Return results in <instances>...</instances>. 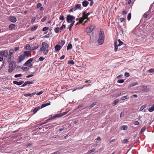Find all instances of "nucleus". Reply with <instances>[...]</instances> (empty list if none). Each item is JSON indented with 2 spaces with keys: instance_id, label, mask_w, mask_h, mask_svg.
Masks as SVG:
<instances>
[{
  "instance_id": "nucleus-45",
  "label": "nucleus",
  "mask_w": 154,
  "mask_h": 154,
  "mask_svg": "<svg viewBox=\"0 0 154 154\" xmlns=\"http://www.w3.org/2000/svg\"><path fill=\"white\" fill-rule=\"evenodd\" d=\"M124 80L123 79H119L118 80L117 82L119 83H122L124 82Z\"/></svg>"
},
{
  "instance_id": "nucleus-1",
  "label": "nucleus",
  "mask_w": 154,
  "mask_h": 154,
  "mask_svg": "<svg viewBox=\"0 0 154 154\" xmlns=\"http://www.w3.org/2000/svg\"><path fill=\"white\" fill-rule=\"evenodd\" d=\"M100 31L99 38L97 40V43L99 45H101L104 42V32L102 29H100Z\"/></svg>"
},
{
  "instance_id": "nucleus-16",
  "label": "nucleus",
  "mask_w": 154,
  "mask_h": 154,
  "mask_svg": "<svg viewBox=\"0 0 154 154\" xmlns=\"http://www.w3.org/2000/svg\"><path fill=\"white\" fill-rule=\"evenodd\" d=\"M60 117H61L60 113L57 114L54 116L51 117V119H57Z\"/></svg>"
},
{
  "instance_id": "nucleus-50",
  "label": "nucleus",
  "mask_w": 154,
  "mask_h": 154,
  "mask_svg": "<svg viewBox=\"0 0 154 154\" xmlns=\"http://www.w3.org/2000/svg\"><path fill=\"white\" fill-rule=\"evenodd\" d=\"M74 63V62L72 60L69 61L68 62V64H71L72 65H73Z\"/></svg>"
},
{
  "instance_id": "nucleus-14",
  "label": "nucleus",
  "mask_w": 154,
  "mask_h": 154,
  "mask_svg": "<svg viewBox=\"0 0 154 154\" xmlns=\"http://www.w3.org/2000/svg\"><path fill=\"white\" fill-rule=\"evenodd\" d=\"M33 60V59L32 58L29 59L24 64V65L26 66H27L28 64L30 63Z\"/></svg>"
},
{
  "instance_id": "nucleus-56",
  "label": "nucleus",
  "mask_w": 154,
  "mask_h": 154,
  "mask_svg": "<svg viewBox=\"0 0 154 154\" xmlns=\"http://www.w3.org/2000/svg\"><path fill=\"white\" fill-rule=\"evenodd\" d=\"M67 112H63L60 113L61 116H63L66 115L67 113Z\"/></svg>"
},
{
  "instance_id": "nucleus-9",
  "label": "nucleus",
  "mask_w": 154,
  "mask_h": 154,
  "mask_svg": "<svg viewBox=\"0 0 154 154\" xmlns=\"http://www.w3.org/2000/svg\"><path fill=\"white\" fill-rule=\"evenodd\" d=\"M16 66V62L14 61H12L11 63H9V67H13L15 68Z\"/></svg>"
},
{
  "instance_id": "nucleus-18",
  "label": "nucleus",
  "mask_w": 154,
  "mask_h": 154,
  "mask_svg": "<svg viewBox=\"0 0 154 154\" xmlns=\"http://www.w3.org/2000/svg\"><path fill=\"white\" fill-rule=\"evenodd\" d=\"M16 26L15 24H11L9 26V29L10 30H12Z\"/></svg>"
},
{
  "instance_id": "nucleus-34",
  "label": "nucleus",
  "mask_w": 154,
  "mask_h": 154,
  "mask_svg": "<svg viewBox=\"0 0 154 154\" xmlns=\"http://www.w3.org/2000/svg\"><path fill=\"white\" fill-rule=\"evenodd\" d=\"M31 47L30 46V45L29 44H27L26 46V49L29 50L31 51Z\"/></svg>"
},
{
  "instance_id": "nucleus-25",
  "label": "nucleus",
  "mask_w": 154,
  "mask_h": 154,
  "mask_svg": "<svg viewBox=\"0 0 154 154\" xmlns=\"http://www.w3.org/2000/svg\"><path fill=\"white\" fill-rule=\"evenodd\" d=\"M24 57L23 56L20 55L19 58V60H18L19 62H20L23 60L24 59Z\"/></svg>"
},
{
  "instance_id": "nucleus-38",
  "label": "nucleus",
  "mask_w": 154,
  "mask_h": 154,
  "mask_svg": "<svg viewBox=\"0 0 154 154\" xmlns=\"http://www.w3.org/2000/svg\"><path fill=\"white\" fill-rule=\"evenodd\" d=\"M128 141V139H124V140H122V144H125L127 143Z\"/></svg>"
},
{
  "instance_id": "nucleus-13",
  "label": "nucleus",
  "mask_w": 154,
  "mask_h": 154,
  "mask_svg": "<svg viewBox=\"0 0 154 154\" xmlns=\"http://www.w3.org/2000/svg\"><path fill=\"white\" fill-rule=\"evenodd\" d=\"M23 82H24L23 81L17 82V81H14L13 82V83L14 84L17 85H22V84H23Z\"/></svg>"
},
{
  "instance_id": "nucleus-32",
  "label": "nucleus",
  "mask_w": 154,
  "mask_h": 154,
  "mask_svg": "<svg viewBox=\"0 0 154 154\" xmlns=\"http://www.w3.org/2000/svg\"><path fill=\"white\" fill-rule=\"evenodd\" d=\"M65 43V40H61L60 42L59 43V44L60 45H61V46H62H62L64 45Z\"/></svg>"
},
{
  "instance_id": "nucleus-17",
  "label": "nucleus",
  "mask_w": 154,
  "mask_h": 154,
  "mask_svg": "<svg viewBox=\"0 0 154 154\" xmlns=\"http://www.w3.org/2000/svg\"><path fill=\"white\" fill-rule=\"evenodd\" d=\"M30 52V51H24L23 53V56L24 58H27L29 56V54Z\"/></svg>"
},
{
  "instance_id": "nucleus-53",
  "label": "nucleus",
  "mask_w": 154,
  "mask_h": 154,
  "mask_svg": "<svg viewBox=\"0 0 154 154\" xmlns=\"http://www.w3.org/2000/svg\"><path fill=\"white\" fill-rule=\"evenodd\" d=\"M47 19V17L46 16L44 17L41 20V21L42 22H44Z\"/></svg>"
},
{
  "instance_id": "nucleus-39",
  "label": "nucleus",
  "mask_w": 154,
  "mask_h": 154,
  "mask_svg": "<svg viewBox=\"0 0 154 154\" xmlns=\"http://www.w3.org/2000/svg\"><path fill=\"white\" fill-rule=\"evenodd\" d=\"M60 28L58 27H57L55 28L54 31L56 33H58L59 32Z\"/></svg>"
},
{
  "instance_id": "nucleus-57",
  "label": "nucleus",
  "mask_w": 154,
  "mask_h": 154,
  "mask_svg": "<svg viewBox=\"0 0 154 154\" xmlns=\"http://www.w3.org/2000/svg\"><path fill=\"white\" fill-rule=\"evenodd\" d=\"M42 4L40 3H38L37 4V8H39L41 6Z\"/></svg>"
},
{
  "instance_id": "nucleus-29",
  "label": "nucleus",
  "mask_w": 154,
  "mask_h": 154,
  "mask_svg": "<svg viewBox=\"0 0 154 154\" xmlns=\"http://www.w3.org/2000/svg\"><path fill=\"white\" fill-rule=\"evenodd\" d=\"M142 87L143 88L142 90V91L146 92L149 91V89L146 86H143Z\"/></svg>"
},
{
  "instance_id": "nucleus-37",
  "label": "nucleus",
  "mask_w": 154,
  "mask_h": 154,
  "mask_svg": "<svg viewBox=\"0 0 154 154\" xmlns=\"http://www.w3.org/2000/svg\"><path fill=\"white\" fill-rule=\"evenodd\" d=\"M97 104V102H94L91 104L89 106V108L91 109V108L93 107L94 106H95Z\"/></svg>"
},
{
  "instance_id": "nucleus-61",
  "label": "nucleus",
  "mask_w": 154,
  "mask_h": 154,
  "mask_svg": "<svg viewBox=\"0 0 154 154\" xmlns=\"http://www.w3.org/2000/svg\"><path fill=\"white\" fill-rule=\"evenodd\" d=\"M33 76V75L32 74H31L30 75H27V76H26V78H30V77H32V76Z\"/></svg>"
},
{
  "instance_id": "nucleus-30",
  "label": "nucleus",
  "mask_w": 154,
  "mask_h": 154,
  "mask_svg": "<svg viewBox=\"0 0 154 154\" xmlns=\"http://www.w3.org/2000/svg\"><path fill=\"white\" fill-rule=\"evenodd\" d=\"M154 110V104L152 105L151 107H150L148 111L150 112H152Z\"/></svg>"
},
{
  "instance_id": "nucleus-64",
  "label": "nucleus",
  "mask_w": 154,
  "mask_h": 154,
  "mask_svg": "<svg viewBox=\"0 0 154 154\" xmlns=\"http://www.w3.org/2000/svg\"><path fill=\"white\" fill-rule=\"evenodd\" d=\"M139 122L137 121H135L134 123V124L135 125H138L139 124Z\"/></svg>"
},
{
  "instance_id": "nucleus-59",
  "label": "nucleus",
  "mask_w": 154,
  "mask_h": 154,
  "mask_svg": "<svg viewBox=\"0 0 154 154\" xmlns=\"http://www.w3.org/2000/svg\"><path fill=\"white\" fill-rule=\"evenodd\" d=\"M124 116V113L123 112H122L120 114V117L121 118H122V117H123Z\"/></svg>"
},
{
  "instance_id": "nucleus-35",
  "label": "nucleus",
  "mask_w": 154,
  "mask_h": 154,
  "mask_svg": "<svg viewBox=\"0 0 154 154\" xmlns=\"http://www.w3.org/2000/svg\"><path fill=\"white\" fill-rule=\"evenodd\" d=\"M148 15V12H146L143 14V18H146L147 17Z\"/></svg>"
},
{
  "instance_id": "nucleus-21",
  "label": "nucleus",
  "mask_w": 154,
  "mask_h": 154,
  "mask_svg": "<svg viewBox=\"0 0 154 154\" xmlns=\"http://www.w3.org/2000/svg\"><path fill=\"white\" fill-rule=\"evenodd\" d=\"M36 94V93H32V94H24V96L26 97H27L28 96L31 97L32 96H33L34 95H35Z\"/></svg>"
},
{
  "instance_id": "nucleus-49",
  "label": "nucleus",
  "mask_w": 154,
  "mask_h": 154,
  "mask_svg": "<svg viewBox=\"0 0 154 154\" xmlns=\"http://www.w3.org/2000/svg\"><path fill=\"white\" fill-rule=\"evenodd\" d=\"M21 75H22V74H16V75H14V77L15 78H17L18 77H19L21 76Z\"/></svg>"
},
{
  "instance_id": "nucleus-23",
  "label": "nucleus",
  "mask_w": 154,
  "mask_h": 154,
  "mask_svg": "<svg viewBox=\"0 0 154 154\" xmlns=\"http://www.w3.org/2000/svg\"><path fill=\"white\" fill-rule=\"evenodd\" d=\"M40 108V107L38 106L37 107L35 108L33 110V114H35Z\"/></svg>"
},
{
  "instance_id": "nucleus-3",
  "label": "nucleus",
  "mask_w": 154,
  "mask_h": 154,
  "mask_svg": "<svg viewBox=\"0 0 154 154\" xmlns=\"http://www.w3.org/2000/svg\"><path fill=\"white\" fill-rule=\"evenodd\" d=\"M43 52L45 55L47 54L48 51V45L45 42H43L42 44Z\"/></svg>"
},
{
  "instance_id": "nucleus-36",
  "label": "nucleus",
  "mask_w": 154,
  "mask_h": 154,
  "mask_svg": "<svg viewBox=\"0 0 154 154\" xmlns=\"http://www.w3.org/2000/svg\"><path fill=\"white\" fill-rule=\"evenodd\" d=\"M119 101V100L118 99H117L115 100L113 102L114 105H115L117 104Z\"/></svg>"
},
{
  "instance_id": "nucleus-31",
  "label": "nucleus",
  "mask_w": 154,
  "mask_h": 154,
  "mask_svg": "<svg viewBox=\"0 0 154 154\" xmlns=\"http://www.w3.org/2000/svg\"><path fill=\"white\" fill-rule=\"evenodd\" d=\"M72 45L71 44L69 43L67 47V50H69L71 49L72 48Z\"/></svg>"
},
{
  "instance_id": "nucleus-52",
  "label": "nucleus",
  "mask_w": 154,
  "mask_h": 154,
  "mask_svg": "<svg viewBox=\"0 0 154 154\" xmlns=\"http://www.w3.org/2000/svg\"><path fill=\"white\" fill-rule=\"evenodd\" d=\"M45 58L43 57H40L39 58L38 60V61H42L43 60H44Z\"/></svg>"
},
{
  "instance_id": "nucleus-63",
  "label": "nucleus",
  "mask_w": 154,
  "mask_h": 154,
  "mask_svg": "<svg viewBox=\"0 0 154 154\" xmlns=\"http://www.w3.org/2000/svg\"><path fill=\"white\" fill-rule=\"evenodd\" d=\"M11 57H8V59L7 60V61L8 63H9V62H10L11 61Z\"/></svg>"
},
{
  "instance_id": "nucleus-55",
  "label": "nucleus",
  "mask_w": 154,
  "mask_h": 154,
  "mask_svg": "<svg viewBox=\"0 0 154 154\" xmlns=\"http://www.w3.org/2000/svg\"><path fill=\"white\" fill-rule=\"evenodd\" d=\"M125 76L126 77H128L129 76V73L126 72H125Z\"/></svg>"
},
{
  "instance_id": "nucleus-27",
  "label": "nucleus",
  "mask_w": 154,
  "mask_h": 154,
  "mask_svg": "<svg viewBox=\"0 0 154 154\" xmlns=\"http://www.w3.org/2000/svg\"><path fill=\"white\" fill-rule=\"evenodd\" d=\"M38 27V25H35L34 26L32 27L31 29V31L32 32L33 31L35 30Z\"/></svg>"
},
{
  "instance_id": "nucleus-26",
  "label": "nucleus",
  "mask_w": 154,
  "mask_h": 154,
  "mask_svg": "<svg viewBox=\"0 0 154 154\" xmlns=\"http://www.w3.org/2000/svg\"><path fill=\"white\" fill-rule=\"evenodd\" d=\"M14 50L11 49L9 50V53L8 54V57H12L13 54V52Z\"/></svg>"
},
{
  "instance_id": "nucleus-28",
  "label": "nucleus",
  "mask_w": 154,
  "mask_h": 154,
  "mask_svg": "<svg viewBox=\"0 0 154 154\" xmlns=\"http://www.w3.org/2000/svg\"><path fill=\"white\" fill-rule=\"evenodd\" d=\"M129 97L128 95L126 96H124L122 97L121 98L122 100H124L126 99H128L129 98Z\"/></svg>"
},
{
  "instance_id": "nucleus-62",
  "label": "nucleus",
  "mask_w": 154,
  "mask_h": 154,
  "mask_svg": "<svg viewBox=\"0 0 154 154\" xmlns=\"http://www.w3.org/2000/svg\"><path fill=\"white\" fill-rule=\"evenodd\" d=\"M149 72H154V69H151L149 70Z\"/></svg>"
},
{
  "instance_id": "nucleus-44",
  "label": "nucleus",
  "mask_w": 154,
  "mask_h": 154,
  "mask_svg": "<svg viewBox=\"0 0 154 154\" xmlns=\"http://www.w3.org/2000/svg\"><path fill=\"white\" fill-rule=\"evenodd\" d=\"M95 149H93L91 150L88 151V154H90L92 152H94L95 151Z\"/></svg>"
},
{
  "instance_id": "nucleus-11",
  "label": "nucleus",
  "mask_w": 154,
  "mask_h": 154,
  "mask_svg": "<svg viewBox=\"0 0 154 154\" xmlns=\"http://www.w3.org/2000/svg\"><path fill=\"white\" fill-rule=\"evenodd\" d=\"M74 9V11H76L77 10H81V5L80 4H77L75 5V6L73 7Z\"/></svg>"
},
{
  "instance_id": "nucleus-58",
  "label": "nucleus",
  "mask_w": 154,
  "mask_h": 154,
  "mask_svg": "<svg viewBox=\"0 0 154 154\" xmlns=\"http://www.w3.org/2000/svg\"><path fill=\"white\" fill-rule=\"evenodd\" d=\"M59 19L60 20H63L64 19L63 16V15H61V16H60V17L59 18Z\"/></svg>"
},
{
  "instance_id": "nucleus-6",
  "label": "nucleus",
  "mask_w": 154,
  "mask_h": 154,
  "mask_svg": "<svg viewBox=\"0 0 154 154\" xmlns=\"http://www.w3.org/2000/svg\"><path fill=\"white\" fill-rule=\"evenodd\" d=\"M31 51L37 49L38 47V45L36 43H33L31 45Z\"/></svg>"
},
{
  "instance_id": "nucleus-51",
  "label": "nucleus",
  "mask_w": 154,
  "mask_h": 154,
  "mask_svg": "<svg viewBox=\"0 0 154 154\" xmlns=\"http://www.w3.org/2000/svg\"><path fill=\"white\" fill-rule=\"evenodd\" d=\"M85 19L84 18H82L79 20V23H82Z\"/></svg>"
},
{
  "instance_id": "nucleus-5",
  "label": "nucleus",
  "mask_w": 154,
  "mask_h": 154,
  "mask_svg": "<svg viewBox=\"0 0 154 154\" xmlns=\"http://www.w3.org/2000/svg\"><path fill=\"white\" fill-rule=\"evenodd\" d=\"M75 19V17L70 15H68L66 17V21L68 23L72 22L73 20Z\"/></svg>"
},
{
  "instance_id": "nucleus-48",
  "label": "nucleus",
  "mask_w": 154,
  "mask_h": 154,
  "mask_svg": "<svg viewBox=\"0 0 154 154\" xmlns=\"http://www.w3.org/2000/svg\"><path fill=\"white\" fill-rule=\"evenodd\" d=\"M52 120V119H51V118L46 120L45 122H44L43 123V124H45V123L49 122V120Z\"/></svg>"
},
{
  "instance_id": "nucleus-40",
  "label": "nucleus",
  "mask_w": 154,
  "mask_h": 154,
  "mask_svg": "<svg viewBox=\"0 0 154 154\" xmlns=\"http://www.w3.org/2000/svg\"><path fill=\"white\" fill-rule=\"evenodd\" d=\"M146 107V105L142 106L140 108V110L141 111H142Z\"/></svg>"
},
{
  "instance_id": "nucleus-4",
  "label": "nucleus",
  "mask_w": 154,
  "mask_h": 154,
  "mask_svg": "<svg viewBox=\"0 0 154 154\" xmlns=\"http://www.w3.org/2000/svg\"><path fill=\"white\" fill-rule=\"evenodd\" d=\"M95 27L94 25H91L90 27L86 29V32L88 33H90L92 32Z\"/></svg>"
},
{
  "instance_id": "nucleus-46",
  "label": "nucleus",
  "mask_w": 154,
  "mask_h": 154,
  "mask_svg": "<svg viewBox=\"0 0 154 154\" xmlns=\"http://www.w3.org/2000/svg\"><path fill=\"white\" fill-rule=\"evenodd\" d=\"M48 29H49L48 27H44L42 29V31H46V30H48Z\"/></svg>"
},
{
  "instance_id": "nucleus-41",
  "label": "nucleus",
  "mask_w": 154,
  "mask_h": 154,
  "mask_svg": "<svg viewBox=\"0 0 154 154\" xmlns=\"http://www.w3.org/2000/svg\"><path fill=\"white\" fill-rule=\"evenodd\" d=\"M9 69L8 70V72L10 73L14 69V68L13 67H9Z\"/></svg>"
},
{
  "instance_id": "nucleus-42",
  "label": "nucleus",
  "mask_w": 154,
  "mask_h": 154,
  "mask_svg": "<svg viewBox=\"0 0 154 154\" xmlns=\"http://www.w3.org/2000/svg\"><path fill=\"white\" fill-rule=\"evenodd\" d=\"M131 14L129 13L128 14V17H127V19L128 20H129L131 19Z\"/></svg>"
},
{
  "instance_id": "nucleus-43",
  "label": "nucleus",
  "mask_w": 154,
  "mask_h": 154,
  "mask_svg": "<svg viewBox=\"0 0 154 154\" xmlns=\"http://www.w3.org/2000/svg\"><path fill=\"white\" fill-rule=\"evenodd\" d=\"M66 27L65 25H63L61 26L60 27V29L61 30H63Z\"/></svg>"
},
{
  "instance_id": "nucleus-47",
  "label": "nucleus",
  "mask_w": 154,
  "mask_h": 154,
  "mask_svg": "<svg viewBox=\"0 0 154 154\" xmlns=\"http://www.w3.org/2000/svg\"><path fill=\"white\" fill-rule=\"evenodd\" d=\"M122 128L123 130H126L127 129L128 127L126 125H123L122 126Z\"/></svg>"
},
{
  "instance_id": "nucleus-10",
  "label": "nucleus",
  "mask_w": 154,
  "mask_h": 154,
  "mask_svg": "<svg viewBox=\"0 0 154 154\" xmlns=\"http://www.w3.org/2000/svg\"><path fill=\"white\" fill-rule=\"evenodd\" d=\"M62 46H61V45H57L55 46L54 47L55 51L56 52L59 51L60 50Z\"/></svg>"
},
{
  "instance_id": "nucleus-8",
  "label": "nucleus",
  "mask_w": 154,
  "mask_h": 154,
  "mask_svg": "<svg viewBox=\"0 0 154 154\" xmlns=\"http://www.w3.org/2000/svg\"><path fill=\"white\" fill-rule=\"evenodd\" d=\"M9 19L10 21L13 23H15L17 21L16 18L13 16L9 17Z\"/></svg>"
},
{
  "instance_id": "nucleus-22",
  "label": "nucleus",
  "mask_w": 154,
  "mask_h": 154,
  "mask_svg": "<svg viewBox=\"0 0 154 154\" xmlns=\"http://www.w3.org/2000/svg\"><path fill=\"white\" fill-rule=\"evenodd\" d=\"M138 84V83L137 82H133L128 85V88H131L135 85H137Z\"/></svg>"
},
{
  "instance_id": "nucleus-24",
  "label": "nucleus",
  "mask_w": 154,
  "mask_h": 154,
  "mask_svg": "<svg viewBox=\"0 0 154 154\" xmlns=\"http://www.w3.org/2000/svg\"><path fill=\"white\" fill-rule=\"evenodd\" d=\"M50 105V102L48 103H44L42 104L41 106V108H42L47 106H49Z\"/></svg>"
},
{
  "instance_id": "nucleus-7",
  "label": "nucleus",
  "mask_w": 154,
  "mask_h": 154,
  "mask_svg": "<svg viewBox=\"0 0 154 154\" xmlns=\"http://www.w3.org/2000/svg\"><path fill=\"white\" fill-rule=\"evenodd\" d=\"M8 52L7 51L5 50L3 51H2L0 52V55L3 56L5 57H7L8 56Z\"/></svg>"
},
{
  "instance_id": "nucleus-19",
  "label": "nucleus",
  "mask_w": 154,
  "mask_h": 154,
  "mask_svg": "<svg viewBox=\"0 0 154 154\" xmlns=\"http://www.w3.org/2000/svg\"><path fill=\"white\" fill-rule=\"evenodd\" d=\"M90 14L89 12L87 14H86V13L85 12H84L83 13V16L84 18V19H88V15H90Z\"/></svg>"
},
{
  "instance_id": "nucleus-2",
  "label": "nucleus",
  "mask_w": 154,
  "mask_h": 154,
  "mask_svg": "<svg viewBox=\"0 0 154 154\" xmlns=\"http://www.w3.org/2000/svg\"><path fill=\"white\" fill-rule=\"evenodd\" d=\"M123 42H121L120 39H119L118 40V42L117 41H115L114 42V45H115V48L114 51H116L118 50V47H120L121 45H122L123 44ZM121 48H119L118 50H120Z\"/></svg>"
},
{
  "instance_id": "nucleus-12",
  "label": "nucleus",
  "mask_w": 154,
  "mask_h": 154,
  "mask_svg": "<svg viewBox=\"0 0 154 154\" xmlns=\"http://www.w3.org/2000/svg\"><path fill=\"white\" fill-rule=\"evenodd\" d=\"M34 83V82L31 81H26L24 82V83L21 86L22 87H24L26 85H27L28 84H32Z\"/></svg>"
},
{
  "instance_id": "nucleus-60",
  "label": "nucleus",
  "mask_w": 154,
  "mask_h": 154,
  "mask_svg": "<svg viewBox=\"0 0 154 154\" xmlns=\"http://www.w3.org/2000/svg\"><path fill=\"white\" fill-rule=\"evenodd\" d=\"M120 21L121 22H123L125 21V19L123 17L121 18L120 19Z\"/></svg>"
},
{
  "instance_id": "nucleus-20",
  "label": "nucleus",
  "mask_w": 154,
  "mask_h": 154,
  "mask_svg": "<svg viewBox=\"0 0 154 154\" xmlns=\"http://www.w3.org/2000/svg\"><path fill=\"white\" fill-rule=\"evenodd\" d=\"M88 2L86 0L84 1L82 3V5L84 7H87L88 5Z\"/></svg>"
},
{
  "instance_id": "nucleus-54",
  "label": "nucleus",
  "mask_w": 154,
  "mask_h": 154,
  "mask_svg": "<svg viewBox=\"0 0 154 154\" xmlns=\"http://www.w3.org/2000/svg\"><path fill=\"white\" fill-rule=\"evenodd\" d=\"M73 26V25H72V24H70V25L69 26V28H68L69 29V31L71 30V29Z\"/></svg>"
},
{
  "instance_id": "nucleus-15",
  "label": "nucleus",
  "mask_w": 154,
  "mask_h": 154,
  "mask_svg": "<svg viewBox=\"0 0 154 154\" xmlns=\"http://www.w3.org/2000/svg\"><path fill=\"white\" fill-rule=\"evenodd\" d=\"M60 117H61L60 113L57 114L54 116L51 117V119H57Z\"/></svg>"
},
{
  "instance_id": "nucleus-33",
  "label": "nucleus",
  "mask_w": 154,
  "mask_h": 154,
  "mask_svg": "<svg viewBox=\"0 0 154 154\" xmlns=\"http://www.w3.org/2000/svg\"><path fill=\"white\" fill-rule=\"evenodd\" d=\"M146 130V127H143L141 129L140 134H141L143 132Z\"/></svg>"
}]
</instances>
